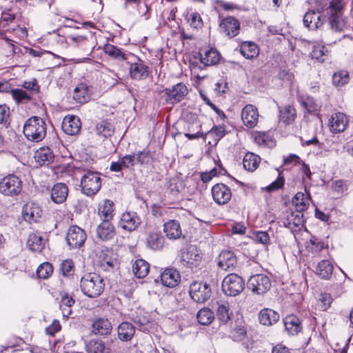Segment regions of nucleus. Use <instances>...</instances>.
<instances>
[{"label": "nucleus", "mask_w": 353, "mask_h": 353, "mask_svg": "<svg viewBox=\"0 0 353 353\" xmlns=\"http://www.w3.org/2000/svg\"><path fill=\"white\" fill-rule=\"evenodd\" d=\"M46 132L45 121L38 117H32L28 119L23 125V132Z\"/></svg>", "instance_id": "24"}, {"label": "nucleus", "mask_w": 353, "mask_h": 353, "mask_svg": "<svg viewBox=\"0 0 353 353\" xmlns=\"http://www.w3.org/2000/svg\"><path fill=\"white\" fill-rule=\"evenodd\" d=\"M330 23L332 28L338 31H342L345 26L343 20L340 17L339 15L331 17Z\"/></svg>", "instance_id": "58"}, {"label": "nucleus", "mask_w": 353, "mask_h": 353, "mask_svg": "<svg viewBox=\"0 0 353 353\" xmlns=\"http://www.w3.org/2000/svg\"><path fill=\"white\" fill-rule=\"evenodd\" d=\"M81 127V121L76 116L65 117L62 122L63 132H79Z\"/></svg>", "instance_id": "31"}, {"label": "nucleus", "mask_w": 353, "mask_h": 353, "mask_svg": "<svg viewBox=\"0 0 353 353\" xmlns=\"http://www.w3.org/2000/svg\"><path fill=\"white\" fill-rule=\"evenodd\" d=\"M67 39L70 44L81 47L84 51H90L89 41L86 37L83 35H70L67 37Z\"/></svg>", "instance_id": "41"}, {"label": "nucleus", "mask_w": 353, "mask_h": 353, "mask_svg": "<svg viewBox=\"0 0 353 353\" xmlns=\"http://www.w3.org/2000/svg\"><path fill=\"white\" fill-rule=\"evenodd\" d=\"M68 195V188L65 183H57L54 184L50 192V199L57 204L63 203Z\"/></svg>", "instance_id": "19"}, {"label": "nucleus", "mask_w": 353, "mask_h": 353, "mask_svg": "<svg viewBox=\"0 0 353 353\" xmlns=\"http://www.w3.org/2000/svg\"><path fill=\"white\" fill-rule=\"evenodd\" d=\"M316 274L323 279H330L333 272V265L328 260H322L316 268Z\"/></svg>", "instance_id": "34"}, {"label": "nucleus", "mask_w": 353, "mask_h": 353, "mask_svg": "<svg viewBox=\"0 0 353 353\" xmlns=\"http://www.w3.org/2000/svg\"><path fill=\"white\" fill-rule=\"evenodd\" d=\"M14 14L10 12V11L3 12L1 14L0 25L2 27L5 28L7 26H8L10 23H12L14 21Z\"/></svg>", "instance_id": "59"}, {"label": "nucleus", "mask_w": 353, "mask_h": 353, "mask_svg": "<svg viewBox=\"0 0 353 353\" xmlns=\"http://www.w3.org/2000/svg\"><path fill=\"white\" fill-rule=\"evenodd\" d=\"M103 50L106 55L117 61H125L127 62L130 58L134 59V54L110 43L105 44L103 46Z\"/></svg>", "instance_id": "13"}, {"label": "nucleus", "mask_w": 353, "mask_h": 353, "mask_svg": "<svg viewBox=\"0 0 353 353\" xmlns=\"http://www.w3.org/2000/svg\"><path fill=\"white\" fill-rule=\"evenodd\" d=\"M163 231L166 236L171 240H176L182 235L180 223L176 220H169L163 225Z\"/></svg>", "instance_id": "23"}, {"label": "nucleus", "mask_w": 353, "mask_h": 353, "mask_svg": "<svg viewBox=\"0 0 353 353\" xmlns=\"http://www.w3.org/2000/svg\"><path fill=\"white\" fill-rule=\"evenodd\" d=\"M243 279L236 274H228L222 281L223 292L230 296L239 294L244 289Z\"/></svg>", "instance_id": "4"}, {"label": "nucleus", "mask_w": 353, "mask_h": 353, "mask_svg": "<svg viewBox=\"0 0 353 353\" xmlns=\"http://www.w3.org/2000/svg\"><path fill=\"white\" fill-rule=\"evenodd\" d=\"M115 235V229L110 221H103L97 228V236L101 241L112 239Z\"/></svg>", "instance_id": "22"}, {"label": "nucleus", "mask_w": 353, "mask_h": 353, "mask_svg": "<svg viewBox=\"0 0 353 353\" xmlns=\"http://www.w3.org/2000/svg\"><path fill=\"white\" fill-rule=\"evenodd\" d=\"M74 100L79 103H85L90 99V90L87 84L79 83L74 90Z\"/></svg>", "instance_id": "28"}, {"label": "nucleus", "mask_w": 353, "mask_h": 353, "mask_svg": "<svg viewBox=\"0 0 353 353\" xmlns=\"http://www.w3.org/2000/svg\"><path fill=\"white\" fill-rule=\"evenodd\" d=\"M348 123L345 114L337 112L332 115L329 119V127L332 132H343Z\"/></svg>", "instance_id": "18"}, {"label": "nucleus", "mask_w": 353, "mask_h": 353, "mask_svg": "<svg viewBox=\"0 0 353 353\" xmlns=\"http://www.w3.org/2000/svg\"><path fill=\"white\" fill-rule=\"evenodd\" d=\"M53 272L52 265L48 262L41 263L37 269V274L39 278L48 279Z\"/></svg>", "instance_id": "51"}, {"label": "nucleus", "mask_w": 353, "mask_h": 353, "mask_svg": "<svg viewBox=\"0 0 353 353\" xmlns=\"http://www.w3.org/2000/svg\"><path fill=\"white\" fill-rule=\"evenodd\" d=\"M190 24L194 28H199L202 26V19L199 13H192L189 20Z\"/></svg>", "instance_id": "61"}, {"label": "nucleus", "mask_w": 353, "mask_h": 353, "mask_svg": "<svg viewBox=\"0 0 353 353\" xmlns=\"http://www.w3.org/2000/svg\"><path fill=\"white\" fill-rule=\"evenodd\" d=\"M314 297L317 302L316 306L321 311H326L330 307L333 301L331 294L327 292L314 294Z\"/></svg>", "instance_id": "42"}, {"label": "nucleus", "mask_w": 353, "mask_h": 353, "mask_svg": "<svg viewBox=\"0 0 353 353\" xmlns=\"http://www.w3.org/2000/svg\"><path fill=\"white\" fill-rule=\"evenodd\" d=\"M202 261V254L195 245H190L181 251L180 263L187 268H197Z\"/></svg>", "instance_id": "3"}, {"label": "nucleus", "mask_w": 353, "mask_h": 353, "mask_svg": "<svg viewBox=\"0 0 353 353\" xmlns=\"http://www.w3.org/2000/svg\"><path fill=\"white\" fill-rule=\"evenodd\" d=\"M147 245L153 250L162 249L164 244V237L158 232L150 233L146 239Z\"/></svg>", "instance_id": "38"}, {"label": "nucleus", "mask_w": 353, "mask_h": 353, "mask_svg": "<svg viewBox=\"0 0 353 353\" xmlns=\"http://www.w3.org/2000/svg\"><path fill=\"white\" fill-rule=\"evenodd\" d=\"M86 351L88 353H111L110 350L100 340L90 341L86 345Z\"/></svg>", "instance_id": "43"}, {"label": "nucleus", "mask_w": 353, "mask_h": 353, "mask_svg": "<svg viewBox=\"0 0 353 353\" xmlns=\"http://www.w3.org/2000/svg\"><path fill=\"white\" fill-rule=\"evenodd\" d=\"M114 203L110 199H105L98 207V214L103 221H111L114 216Z\"/></svg>", "instance_id": "30"}, {"label": "nucleus", "mask_w": 353, "mask_h": 353, "mask_svg": "<svg viewBox=\"0 0 353 353\" xmlns=\"http://www.w3.org/2000/svg\"><path fill=\"white\" fill-rule=\"evenodd\" d=\"M92 332L95 335L107 336L112 330L110 321L106 318H97L92 321Z\"/></svg>", "instance_id": "17"}, {"label": "nucleus", "mask_w": 353, "mask_h": 353, "mask_svg": "<svg viewBox=\"0 0 353 353\" xmlns=\"http://www.w3.org/2000/svg\"><path fill=\"white\" fill-rule=\"evenodd\" d=\"M325 248H327V246L325 245L323 242L319 241L317 238L312 236L310 239V252L312 253H318Z\"/></svg>", "instance_id": "57"}, {"label": "nucleus", "mask_w": 353, "mask_h": 353, "mask_svg": "<svg viewBox=\"0 0 353 353\" xmlns=\"http://www.w3.org/2000/svg\"><path fill=\"white\" fill-rule=\"evenodd\" d=\"M59 308L63 318H68L72 314V307L75 303L73 296L66 292H60Z\"/></svg>", "instance_id": "25"}, {"label": "nucleus", "mask_w": 353, "mask_h": 353, "mask_svg": "<svg viewBox=\"0 0 353 353\" xmlns=\"http://www.w3.org/2000/svg\"><path fill=\"white\" fill-rule=\"evenodd\" d=\"M129 65V74L131 79L137 81H141L146 79L150 73L148 66L134 55V58H130L126 62Z\"/></svg>", "instance_id": "6"}, {"label": "nucleus", "mask_w": 353, "mask_h": 353, "mask_svg": "<svg viewBox=\"0 0 353 353\" xmlns=\"http://www.w3.org/2000/svg\"><path fill=\"white\" fill-rule=\"evenodd\" d=\"M199 56L201 63L205 66L215 65L220 59L219 52L213 48L201 50Z\"/></svg>", "instance_id": "21"}, {"label": "nucleus", "mask_w": 353, "mask_h": 353, "mask_svg": "<svg viewBox=\"0 0 353 353\" xmlns=\"http://www.w3.org/2000/svg\"><path fill=\"white\" fill-rule=\"evenodd\" d=\"M114 123L108 120L101 121L96 125V130L98 132L114 131Z\"/></svg>", "instance_id": "56"}, {"label": "nucleus", "mask_w": 353, "mask_h": 353, "mask_svg": "<svg viewBox=\"0 0 353 353\" xmlns=\"http://www.w3.org/2000/svg\"><path fill=\"white\" fill-rule=\"evenodd\" d=\"M161 280L163 285L174 288L180 281L181 276L176 270L167 268L161 273Z\"/></svg>", "instance_id": "20"}, {"label": "nucleus", "mask_w": 353, "mask_h": 353, "mask_svg": "<svg viewBox=\"0 0 353 353\" xmlns=\"http://www.w3.org/2000/svg\"><path fill=\"white\" fill-rule=\"evenodd\" d=\"M248 288L258 295L265 294L271 288L270 278L263 274H257L250 277Z\"/></svg>", "instance_id": "8"}, {"label": "nucleus", "mask_w": 353, "mask_h": 353, "mask_svg": "<svg viewBox=\"0 0 353 353\" xmlns=\"http://www.w3.org/2000/svg\"><path fill=\"white\" fill-rule=\"evenodd\" d=\"M74 262L71 259L63 261L60 265V271L63 276H70L74 273Z\"/></svg>", "instance_id": "54"}, {"label": "nucleus", "mask_w": 353, "mask_h": 353, "mask_svg": "<svg viewBox=\"0 0 353 353\" xmlns=\"http://www.w3.org/2000/svg\"><path fill=\"white\" fill-rule=\"evenodd\" d=\"M279 112L280 121L287 125L293 122L296 116V110L291 105H286L280 108Z\"/></svg>", "instance_id": "40"}, {"label": "nucleus", "mask_w": 353, "mask_h": 353, "mask_svg": "<svg viewBox=\"0 0 353 353\" xmlns=\"http://www.w3.org/2000/svg\"><path fill=\"white\" fill-rule=\"evenodd\" d=\"M101 267L105 271H112L118 268V261L116 259L105 254L101 261Z\"/></svg>", "instance_id": "52"}, {"label": "nucleus", "mask_w": 353, "mask_h": 353, "mask_svg": "<svg viewBox=\"0 0 353 353\" xmlns=\"http://www.w3.org/2000/svg\"><path fill=\"white\" fill-rule=\"evenodd\" d=\"M229 310L230 306L228 302L217 303L216 317L223 324L227 323L230 319Z\"/></svg>", "instance_id": "45"}, {"label": "nucleus", "mask_w": 353, "mask_h": 353, "mask_svg": "<svg viewBox=\"0 0 353 353\" xmlns=\"http://www.w3.org/2000/svg\"><path fill=\"white\" fill-rule=\"evenodd\" d=\"M34 158L39 165H48L53 162L54 155L48 147L41 148L35 152Z\"/></svg>", "instance_id": "26"}, {"label": "nucleus", "mask_w": 353, "mask_h": 353, "mask_svg": "<svg viewBox=\"0 0 353 353\" xmlns=\"http://www.w3.org/2000/svg\"><path fill=\"white\" fill-rule=\"evenodd\" d=\"M150 270L149 263L143 259H137L132 264V272L139 279L145 277Z\"/></svg>", "instance_id": "36"}, {"label": "nucleus", "mask_w": 353, "mask_h": 353, "mask_svg": "<svg viewBox=\"0 0 353 353\" xmlns=\"http://www.w3.org/2000/svg\"><path fill=\"white\" fill-rule=\"evenodd\" d=\"M237 260L235 254L230 250H223L218 258L219 267L225 271H232L236 267Z\"/></svg>", "instance_id": "15"}, {"label": "nucleus", "mask_w": 353, "mask_h": 353, "mask_svg": "<svg viewBox=\"0 0 353 353\" xmlns=\"http://www.w3.org/2000/svg\"><path fill=\"white\" fill-rule=\"evenodd\" d=\"M254 142L260 146L273 148L275 141L270 134H252Z\"/></svg>", "instance_id": "46"}, {"label": "nucleus", "mask_w": 353, "mask_h": 353, "mask_svg": "<svg viewBox=\"0 0 353 353\" xmlns=\"http://www.w3.org/2000/svg\"><path fill=\"white\" fill-rule=\"evenodd\" d=\"M87 239L85 232L79 226L72 225L67 232L65 239L70 249L81 248Z\"/></svg>", "instance_id": "9"}, {"label": "nucleus", "mask_w": 353, "mask_h": 353, "mask_svg": "<svg viewBox=\"0 0 353 353\" xmlns=\"http://www.w3.org/2000/svg\"><path fill=\"white\" fill-rule=\"evenodd\" d=\"M284 184V180L282 178H279L276 181H273L269 185L265 188V190L270 192L276 190H279L283 187Z\"/></svg>", "instance_id": "64"}, {"label": "nucleus", "mask_w": 353, "mask_h": 353, "mask_svg": "<svg viewBox=\"0 0 353 353\" xmlns=\"http://www.w3.org/2000/svg\"><path fill=\"white\" fill-rule=\"evenodd\" d=\"M241 119L249 128L255 127L259 120V112L257 108L251 104L246 105L242 110Z\"/></svg>", "instance_id": "14"}, {"label": "nucleus", "mask_w": 353, "mask_h": 353, "mask_svg": "<svg viewBox=\"0 0 353 353\" xmlns=\"http://www.w3.org/2000/svg\"><path fill=\"white\" fill-rule=\"evenodd\" d=\"M22 190L21 180L14 174H9L0 181V192L6 196H15Z\"/></svg>", "instance_id": "5"}, {"label": "nucleus", "mask_w": 353, "mask_h": 353, "mask_svg": "<svg viewBox=\"0 0 353 353\" xmlns=\"http://www.w3.org/2000/svg\"><path fill=\"white\" fill-rule=\"evenodd\" d=\"M61 330V325L57 320H54L50 325L46 328V332L51 336L54 335L55 333Z\"/></svg>", "instance_id": "63"}, {"label": "nucleus", "mask_w": 353, "mask_h": 353, "mask_svg": "<svg viewBox=\"0 0 353 353\" xmlns=\"http://www.w3.org/2000/svg\"><path fill=\"white\" fill-rule=\"evenodd\" d=\"M189 293L195 302L203 303L210 298L212 290L210 286L206 283L194 281L190 285Z\"/></svg>", "instance_id": "7"}, {"label": "nucleus", "mask_w": 353, "mask_h": 353, "mask_svg": "<svg viewBox=\"0 0 353 353\" xmlns=\"http://www.w3.org/2000/svg\"><path fill=\"white\" fill-rule=\"evenodd\" d=\"M135 161H137L136 154H127L121 159V164L123 168H128L133 166Z\"/></svg>", "instance_id": "60"}, {"label": "nucleus", "mask_w": 353, "mask_h": 353, "mask_svg": "<svg viewBox=\"0 0 353 353\" xmlns=\"http://www.w3.org/2000/svg\"><path fill=\"white\" fill-rule=\"evenodd\" d=\"M141 224V219L135 212H125L122 214L119 225L129 232L134 231Z\"/></svg>", "instance_id": "16"}, {"label": "nucleus", "mask_w": 353, "mask_h": 353, "mask_svg": "<svg viewBox=\"0 0 353 353\" xmlns=\"http://www.w3.org/2000/svg\"><path fill=\"white\" fill-rule=\"evenodd\" d=\"M349 81V72L346 70H339L332 75V83L336 88L344 86Z\"/></svg>", "instance_id": "47"}, {"label": "nucleus", "mask_w": 353, "mask_h": 353, "mask_svg": "<svg viewBox=\"0 0 353 353\" xmlns=\"http://www.w3.org/2000/svg\"><path fill=\"white\" fill-rule=\"evenodd\" d=\"M232 334L234 340H243L247 334V328L245 326V323L243 322H240L239 325H236L233 329Z\"/></svg>", "instance_id": "55"}, {"label": "nucleus", "mask_w": 353, "mask_h": 353, "mask_svg": "<svg viewBox=\"0 0 353 353\" xmlns=\"http://www.w3.org/2000/svg\"><path fill=\"white\" fill-rule=\"evenodd\" d=\"M261 161L259 156L254 153H247L243 158V165L244 168L250 172L254 171Z\"/></svg>", "instance_id": "39"}, {"label": "nucleus", "mask_w": 353, "mask_h": 353, "mask_svg": "<svg viewBox=\"0 0 353 353\" xmlns=\"http://www.w3.org/2000/svg\"><path fill=\"white\" fill-rule=\"evenodd\" d=\"M211 193L214 201L218 205L228 203L232 198L230 188L224 183H216L212 186Z\"/></svg>", "instance_id": "10"}, {"label": "nucleus", "mask_w": 353, "mask_h": 353, "mask_svg": "<svg viewBox=\"0 0 353 353\" xmlns=\"http://www.w3.org/2000/svg\"><path fill=\"white\" fill-rule=\"evenodd\" d=\"M137 162L141 165H152L155 161V152L147 148L136 154Z\"/></svg>", "instance_id": "44"}, {"label": "nucleus", "mask_w": 353, "mask_h": 353, "mask_svg": "<svg viewBox=\"0 0 353 353\" xmlns=\"http://www.w3.org/2000/svg\"><path fill=\"white\" fill-rule=\"evenodd\" d=\"M164 92L167 97V102L174 104L184 99L188 93V90L184 83H179L171 88H165Z\"/></svg>", "instance_id": "11"}, {"label": "nucleus", "mask_w": 353, "mask_h": 353, "mask_svg": "<svg viewBox=\"0 0 353 353\" xmlns=\"http://www.w3.org/2000/svg\"><path fill=\"white\" fill-rule=\"evenodd\" d=\"M119 339L123 341L131 340L135 333L134 325L128 322H122L117 329Z\"/></svg>", "instance_id": "32"}, {"label": "nucleus", "mask_w": 353, "mask_h": 353, "mask_svg": "<svg viewBox=\"0 0 353 353\" xmlns=\"http://www.w3.org/2000/svg\"><path fill=\"white\" fill-rule=\"evenodd\" d=\"M198 322L201 325H209L214 319V312L209 308L201 309L196 314Z\"/></svg>", "instance_id": "48"}, {"label": "nucleus", "mask_w": 353, "mask_h": 353, "mask_svg": "<svg viewBox=\"0 0 353 353\" xmlns=\"http://www.w3.org/2000/svg\"><path fill=\"white\" fill-rule=\"evenodd\" d=\"M102 179L98 172L87 170L81 176L80 188L83 194L92 196L100 190Z\"/></svg>", "instance_id": "2"}, {"label": "nucleus", "mask_w": 353, "mask_h": 353, "mask_svg": "<svg viewBox=\"0 0 353 353\" xmlns=\"http://www.w3.org/2000/svg\"><path fill=\"white\" fill-rule=\"evenodd\" d=\"M307 196L302 192L296 193L292 198V204L295 206L296 211H304L307 209L306 202L308 199V192L305 188Z\"/></svg>", "instance_id": "49"}, {"label": "nucleus", "mask_w": 353, "mask_h": 353, "mask_svg": "<svg viewBox=\"0 0 353 353\" xmlns=\"http://www.w3.org/2000/svg\"><path fill=\"white\" fill-rule=\"evenodd\" d=\"M285 329L289 334L295 335L301 331V321L295 315H288L283 319Z\"/></svg>", "instance_id": "29"}, {"label": "nucleus", "mask_w": 353, "mask_h": 353, "mask_svg": "<svg viewBox=\"0 0 353 353\" xmlns=\"http://www.w3.org/2000/svg\"><path fill=\"white\" fill-rule=\"evenodd\" d=\"M27 245L30 250L39 253L41 252L45 247L43 239L37 233H32L29 235Z\"/></svg>", "instance_id": "37"}, {"label": "nucleus", "mask_w": 353, "mask_h": 353, "mask_svg": "<svg viewBox=\"0 0 353 353\" xmlns=\"http://www.w3.org/2000/svg\"><path fill=\"white\" fill-rule=\"evenodd\" d=\"M255 241L262 244H266L270 241V236L266 232L259 231L254 234Z\"/></svg>", "instance_id": "62"}, {"label": "nucleus", "mask_w": 353, "mask_h": 353, "mask_svg": "<svg viewBox=\"0 0 353 353\" xmlns=\"http://www.w3.org/2000/svg\"><path fill=\"white\" fill-rule=\"evenodd\" d=\"M259 52L257 46L253 42L245 41L241 45L240 52L245 59H252L256 57Z\"/></svg>", "instance_id": "35"}, {"label": "nucleus", "mask_w": 353, "mask_h": 353, "mask_svg": "<svg viewBox=\"0 0 353 353\" xmlns=\"http://www.w3.org/2000/svg\"><path fill=\"white\" fill-rule=\"evenodd\" d=\"M310 55L312 59L323 63L328 59V50L321 43L316 42L312 46V51Z\"/></svg>", "instance_id": "33"}, {"label": "nucleus", "mask_w": 353, "mask_h": 353, "mask_svg": "<svg viewBox=\"0 0 353 353\" xmlns=\"http://www.w3.org/2000/svg\"><path fill=\"white\" fill-rule=\"evenodd\" d=\"M10 93L17 103H27L31 100L30 95L23 89H11Z\"/></svg>", "instance_id": "50"}, {"label": "nucleus", "mask_w": 353, "mask_h": 353, "mask_svg": "<svg viewBox=\"0 0 353 353\" xmlns=\"http://www.w3.org/2000/svg\"><path fill=\"white\" fill-rule=\"evenodd\" d=\"M105 283L98 274L90 272L84 274L80 281L82 292L88 297L96 298L104 290Z\"/></svg>", "instance_id": "1"}, {"label": "nucleus", "mask_w": 353, "mask_h": 353, "mask_svg": "<svg viewBox=\"0 0 353 353\" xmlns=\"http://www.w3.org/2000/svg\"><path fill=\"white\" fill-rule=\"evenodd\" d=\"M221 33L232 38L239 34L240 29L239 21L233 17L224 18L219 24Z\"/></svg>", "instance_id": "12"}, {"label": "nucleus", "mask_w": 353, "mask_h": 353, "mask_svg": "<svg viewBox=\"0 0 353 353\" xmlns=\"http://www.w3.org/2000/svg\"><path fill=\"white\" fill-rule=\"evenodd\" d=\"M258 317L261 324L270 326L279 320L280 316L279 313L272 309L263 308L259 312Z\"/></svg>", "instance_id": "27"}, {"label": "nucleus", "mask_w": 353, "mask_h": 353, "mask_svg": "<svg viewBox=\"0 0 353 353\" xmlns=\"http://www.w3.org/2000/svg\"><path fill=\"white\" fill-rule=\"evenodd\" d=\"M343 0H332L328 8V12L331 17L338 16L342 11L344 6Z\"/></svg>", "instance_id": "53"}]
</instances>
